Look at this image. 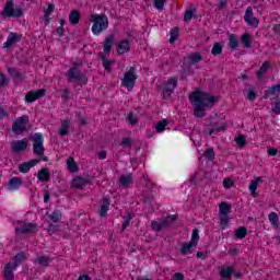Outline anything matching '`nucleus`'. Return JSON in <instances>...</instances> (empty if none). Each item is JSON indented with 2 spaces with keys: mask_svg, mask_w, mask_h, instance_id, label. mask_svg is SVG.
<instances>
[{
  "mask_svg": "<svg viewBox=\"0 0 280 280\" xmlns=\"http://www.w3.org/2000/svg\"><path fill=\"white\" fill-rule=\"evenodd\" d=\"M189 101L194 106V115L198 119H202L205 115V108H212L213 104H215L217 100L215 96L207 93V92H194L189 95Z\"/></svg>",
  "mask_w": 280,
  "mask_h": 280,
  "instance_id": "1",
  "label": "nucleus"
},
{
  "mask_svg": "<svg viewBox=\"0 0 280 280\" xmlns=\"http://www.w3.org/2000/svg\"><path fill=\"white\" fill-rule=\"evenodd\" d=\"M92 25V34L94 36H100L103 32L108 30V16L106 14H92L90 18Z\"/></svg>",
  "mask_w": 280,
  "mask_h": 280,
  "instance_id": "2",
  "label": "nucleus"
},
{
  "mask_svg": "<svg viewBox=\"0 0 280 280\" xmlns=\"http://www.w3.org/2000/svg\"><path fill=\"white\" fill-rule=\"evenodd\" d=\"M0 16L2 19H21L23 16V8L21 5L14 7V1L8 0L2 12H0Z\"/></svg>",
  "mask_w": 280,
  "mask_h": 280,
  "instance_id": "3",
  "label": "nucleus"
},
{
  "mask_svg": "<svg viewBox=\"0 0 280 280\" xmlns=\"http://www.w3.org/2000/svg\"><path fill=\"white\" fill-rule=\"evenodd\" d=\"M31 141L33 142V152L36 156H40L39 161H48L47 156H45V145H43V133H35L31 137Z\"/></svg>",
  "mask_w": 280,
  "mask_h": 280,
  "instance_id": "4",
  "label": "nucleus"
},
{
  "mask_svg": "<svg viewBox=\"0 0 280 280\" xmlns=\"http://www.w3.org/2000/svg\"><path fill=\"white\" fill-rule=\"evenodd\" d=\"M137 68L130 67L129 70L124 74L121 80V86H125L127 91H132L135 89V84L137 83Z\"/></svg>",
  "mask_w": 280,
  "mask_h": 280,
  "instance_id": "5",
  "label": "nucleus"
},
{
  "mask_svg": "<svg viewBox=\"0 0 280 280\" xmlns=\"http://www.w3.org/2000/svg\"><path fill=\"white\" fill-rule=\"evenodd\" d=\"M176 86H178V77H172L167 79V81L164 82L162 85H160L159 90L163 92V100H167V97H170V95L174 93Z\"/></svg>",
  "mask_w": 280,
  "mask_h": 280,
  "instance_id": "6",
  "label": "nucleus"
},
{
  "mask_svg": "<svg viewBox=\"0 0 280 280\" xmlns=\"http://www.w3.org/2000/svg\"><path fill=\"white\" fill-rule=\"evenodd\" d=\"M38 233V224L19 221L15 228L16 235H32Z\"/></svg>",
  "mask_w": 280,
  "mask_h": 280,
  "instance_id": "7",
  "label": "nucleus"
},
{
  "mask_svg": "<svg viewBox=\"0 0 280 280\" xmlns=\"http://www.w3.org/2000/svg\"><path fill=\"white\" fill-rule=\"evenodd\" d=\"M66 75L69 82H83V84L89 82L86 74L78 69V63H74V66L68 70Z\"/></svg>",
  "mask_w": 280,
  "mask_h": 280,
  "instance_id": "8",
  "label": "nucleus"
},
{
  "mask_svg": "<svg viewBox=\"0 0 280 280\" xmlns=\"http://www.w3.org/2000/svg\"><path fill=\"white\" fill-rule=\"evenodd\" d=\"M27 124H30V116L23 115L13 121L12 131L14 135H22L27 130Z\"/></svg>",
  "mask_w": 280,
  "mask_h": 280,
  "instance_id": "9",
  "label": "nucleus"
},
{
  "mask_svg": "<svg viewBox=\"0 0 280 280\" xmlns=\"http://www.w3.org/2000/svg\"><path fill=\"white\" fill-rule=\"evenodd\" d=\"M243 19L249 27H259V19L255 18L253 7L246 8Z\"/></svg>",
  "mask_w": 280,
  "mask_h": 280,
  "instance_id": "10",
  "label": "nucleus"
},
{
  "mask_svg": "<svg viewBox=\"0 0 280 280\" xmlns=\"http://www.w3.org/2000/svg\"><path fill=\"white\" fill-rule=\"evenodd\" d=\"M22 38H23V35H21V34H18L14 32L9 33V36L3 44V48L12 49V47H14V45H16V43H21Z\"/></svg>",
  "mask_w": 280,
  "mask_h": 280,
  "instance_id": "11",
  "label": "nucleus"
},
{
  "mask_svg": "<svg viewBox=\"0 0 280 280\" xmlns=\"http://www.w3.org/2000/svg\"><path fill=\"white\" fill-rule=\"evenodd\" d=\"M46 92H47V90H45V89H39L37 91H30L25 95L26 104H34V102H36V100H40V97H45Z\"/></svg>",
  "mask_w": 280,
  "mask_h": 280,
  "instance_id": "12",
  "label": "nucleus"
},
{
  "mask_svg": "<svg viewBox=\"0 0 280 280\" xmlns=\"http://www.w3.org/2000/svg\"><path fill=\"white\" fill-rule=\"evenodd\" d=\"M27 143H30V141L27 139L13 141L11 143V150L15 154H19V152H25V150H27Z\"/></svg>",
  "mask_w": 280,
  "mask_h": 280,
  "instance_id": "13",
  "label": "nucleus"
},
{
  "mask_svg": "<svg viewBox=\"0 0 280 280\" xmlns=\"http://www.w3.org/2000/svg\"><path fill=\"white\" fill-rule=\"evenodd\" d=\"M19 268V262H8L4 266V279L14 280V270Z\"/></svg>",
  "mask_w": 280,
  "mask_h": 280,
  "instance_id": "14",
  "label": "nucleus"
},
{
  "mask_svg": "<svg viewBox=\"0 0 280 280\" xmlns=\"http://www.w3.org/2000/svg\"><path fill=\"white\" fill-rule=\"evenodd\" d=\"M40 163V160H31L28 162H24L19 165V172L21 174H27L32 170V167H35V165H38Z\"/></svg>",
  "mask_w": 280,
  "mask_h": 280,
  "instance_id": "15",
  "label": "nucleus"
},
{
  "mask_svg": "<svg viewBox=\"0 0 280 280\" xmlns=\"http://www.w3.org/2000/svg\"><path fill=\"white\" fill-rule=\"evenodd\" d=\"M22 186L23 179H21V177H13L8 183L9 191H19V189H21Z\"/></svg>",
  "mask_w": 280,
  "mask_h": 280,
  "instance_id": "16",
  "label": "nucleus"
},
{
  "mask_svg": "<svg viewBox=\"0 0 280 280\" xmlns=\"http://www.w3.org/2000/svg\"><path fill=\"white\" fill-rule=\"evenodd\" d=\"M116 50L120 56H124V54H128V51H130V42L128 39L118 42Z\"/></svg>",
  "mask_w": 280,
  "mask_h": 280,
  "instance_id": "17",
  "label": "nucleus"
},
{
  "mask_svg": "<svg viewBox=\"0 0 280 280\" xmlns=\"http://www.w3.org/2000/svg\"><path fill=\"white\" fill-rule=\"evenodd\" d=\"M219 275L221 279H231L235 275V266L221 267Z\"/></svg>",
  "mask_w": 280,
  "mask_h": 280,
  "instance_id": "18",
  "label": "nucleus"
},
{
  "mask_svg": "<svg viewBox=\"0 0 280 280\" xmlns=\"http://www.w3.org/2000/svg\"><path fill=\"white\" fill-rule=\"evenodd\" d=\"M170 226V223L167 222V219H162L161 222L159 221H152L151 222V229L153 231H163V229H167Z\"/></svg>",
  "mask_w": 280,
  "mask_h": 280,
  "instance_id": "19",
  "label": "nucleus"
},
{
  "mask_svg": "<svg viewBox=\"0 0 280 280\" xmlns=\"http://www.w3.org/2000/svg\"><path fill=\"white\" fill-rule=\"evenodd\" d=\"M85 185H89V180L84 177L77 176L72 179V187L74 189H82Z\"/></svg>",
  "mask_w": 280,
  "mask_h": 280,
  "instance_id": "20",
  "label": "nucleus"
},
{
  "mask_svg": "<svg viewBox=\"0 0 280 280\" xmlns=\"http://www.w3.org/2000/svg\"><path fill=\"white\" fill-rule=\"evenodd\" d=\"M196 246H198V245H196L191 242L184 243L180 248V254L182 255H191V253H194V250L196 249Z\"/></svg>",
  "mask_w": 280,
  "mask_h": 280,
  "instance_id": "21",
  "label": "nucleus"
},
{
  "mask_svg": "<svg viewBox=\"0 0 280 280\" xmlns=\"http://www.w3.org/2000/svg\"><path fill=\"white\" fill-rule=\"evenodd\" d=\"M37 178L40 180V183H47L49 178H51V173L49 172V168H42L37 173Z\"/></svg>",
  "mask_w": 280,
  "mask_h": 280,
  "instance_id": "22",
  "label": "nucleus"
},
{
  "mask_svg": "<svg viewBox=\"0 0 280 280\" xmlns=\"http://www.w3.org/2000/svg\"><path fill=\"white\" fill-rule=\"evenodd\" d=\"M108 209H110V199L105 197V198H103V203L100 209L101 218H106V213H108Z\"/></svg>",
  "mask_w": 280,
  "mask_h": 280,
  "instance_id": "23",
  "label": "nucleus"
},
{
  "mask_svg": "<svg viewBox=\"0 0 280 280\" xmlns=\"http://www.w3.org/2000/svg\"><path fill=\"white\" fill-rule=\"evenodd\" d=\"M132 180H135L132 174L121 175L119 178L121 187H130V185H132Z\"/></svg>",
  "mask_w": 280,
  "mask_h": 280,
  "instance_id": "24",
  "label": "nucleus"
},
{
  "mask_svg": "<svg viewBox=\"0 0 280 280\" xmlns=\"http://www.w3.org/2000/svg\"><path fill=\"white\" fill-rule=\"evenodd\" d=\"M113 45H115V36L108 35L104 40V52L109 54L110 49H113Z\"/></svg>",
  "mask_w": 280,
  "mask_h": 280,
  "instance_id": "25",
  "label": "nucleus"
},
{
  "mask_svg": "<svg viewBox=\"0 0 280 280\" xmlns=\"http://www.w3.org/2000/svg\"><path fill=\"white\" fill-rule=\"evenodd\" d=\"M223 130H226V127L224 125H218V122H214L212 125L211 129H205V135H213L214 132H222Z\"/></svg>",
  "mask_w": 280,
  "mask_h": 280,
  "instance_id": "26",
  "label": "nucleus"
},
{
  "mask_svg": "<svg viewBox=\"0 0 280 280\" xmlns=\"http://www.w3.org/2000/svg\"><path fill=\"white\" fill-rule=\"evenodd\" d=\"M69 128H71V120H62L61 121V127L59 129V135L61 137H67V135H69Z\"/></svg>",
  "mask_w": 280,
  "mask_h": 280,
  "instance_id": "27",
  "label": "nucleus"
},
{
  "mask_svg": "<svg viewBox=\"0 0 280 280\" xmlns=\"http://www.w3.org/2000/svg\"><path fill=\"white\" fill-rule=\"evenodd\" d=\"M259 183H261V177H257L255 180H252L249 184V191L252 192L253 198H257V187H259Z\"/></svg>",
  "mask_w": 280,
  "mask_h": 280,
  "instance_id": "28",
  "label": "nucleus"
},
{
  "mask_svg": "<svg viewBox=\"0 0 280 280\" xmlns=\"http://www.w3.org/2000/svg\"><path fill=\"white\" fill-rule=\"evenodd\" d=\"M101 60L103 62V68L105 69V71L110 73L113 71V65H115V61L106 59L104 55H101Z\"/></svg>",
  "mask_w": 280,
  "mask_h": 280,
  "instance_id": "29",
  "label": "nucleus"
},
{
  "mask_svg": "<svg viewBox=\"0 0 280 280\" xmlns=\"http://www.w3.org/2000/svg\"><path fill=\"white\" fill-rule=\"evenodd\" d=\"M35 264H38V266L47 267L51 264V258H49V256H38L35 258Z\"/></svg>",
  "mask_w": 280,
  "mask_h": 280,
  "instance_id": "30",
  "label": "nucleus"
},
{
  "mask_svg": "<svg viewBox=\"0 0 280 280\" xmlns=\"http://www.w3.org/2000/svg\"><path fill=\"white\" fill-rule=\"evenodd\" d=\"M69 21L71 25H78L80 23V11L73 10L69 14Z\"/></svg>",
  "mask_w": 280,
  "mask_h": 280,
  "instance_id": "31",
  "label": "nucleus"
},
{
  "mask_svg": "<svg viewBox=\"0 0 280 280\" xmlns=\"http://www.w3.org/2000/svg\"><path fill=\"white\" fill-rule=\"evenodd\" d=\"M277 93H280V83L277 85H273L271 88H269L266 92H265V100H268V97H270V95H277Z\"/></svg>",
  "mask_w": 280,
  "mask_h": 280,
  "instance_id": "32",
  "label": "nucleus"
},
{
  "mask_svg": "<svg viewBox=\"0 0 280 280\" xmlns=\"http://www.w3.org/2000/svg\"><path fill=\"white\" fill-rule=\"evenodd\" d=\"M202 60V55L200 52H192L188 56V62L190 65H198Z\"/></svg>",
  "mask_w": 280,
  "mask_h": 280,
  "instance_id": "33",
  "label": "nucleus"
},
{
  "mask_svg": "<svg viewBox=\"0 0 280 280\" xmlns=\"http://www.w3.org/2000/svg\"><path fill=\"white\" fill-rule=\"evenodd\" d=\"M229 47H231L234 50H237V47H240V42L237 40V35L231 34L229 36Z\"/></svg>",
  "mask_w": 280,
  "mask_h": 280,
  "instance_id": "34",
  "label": "nucleus"
},
{
  "mask_svg": "<svg viewBox=\"0 0 280 280\" xmlns=\"http://www.w3.org/2000/svg\"><path fill=\"white\" fill-rule=\"evenodd\" d=\"M246 235H248V229L241 226L236 230L234 237H236V240H244Z\"/></svg>",
  "mask_w": 280,
  "mask_h": 280,
  "instance_id": "35",
  "label": "nucleus"
},
{
  "mask_svg": "<svg viewBox=\"0 0 280 280\" xmlns=\"http://www.w3.org/2000/svg\"><path fill=\"white\" fill-rule=\"evenodd\" d=\"M241 40L245 49H250V44L253 43V40L250 39V34L244 33Z\"/></svg>",
  "mask_w": 280,
  "mask_h": 280,
  "instance_id": "36",
  "label": "nucleus"
},
{
  "mask_svg": "<svg viewBox=\"0 0 280 280\" xmlns=\"http://www.w3.org/2000/svg\"><path fill=\"white\" fill-rule=\"evenodd\" d=\"M219 212L221 215H229V213H231V206H229L226 202H221L219 205Z\"/></svg>",
  "mask_w": 280,
  "mask_h": 280,
  "instance_id": "37",
  "label": "nucleus"
},
{
  "mask_svg": "<svg viewBox=\"0 0 280 280\" xmlns=\"http://www.w3.org/2000/svg\"><path fill=\"white\" fill-rule=\"evenodd\" d=\"M50 222H60L62 220V213L58 210H55L51 214L48 215Z\"/></svg>",
  "mask_w": 280,
  "mask_h": 280,
  "instance_id": "38",
  "label": "nucleus"
},
{
  "mask_svg": "<svg viewBox=\"0 0 280 280\" xmlns=\"http://www.w3.org/2000/svg\"><path fill=\"white\" fill-rule=\"evenodd\" d=\"M270 69V62L265 61L260 69L257 71V78H261Z\"/></svg>",
  "mask_w": 280,
  "mask_h": 280,
  "instance_id": "39",
  "label": "nucleus"
},
{
  "mask_svg": "<svg viewBox=\"0 0 280 280\" xmlns=\"http://www.w3.org/2000/svg\"><path fill=\"white\" fill-rule=\"evenodd\" d=\"M67 165H68L69 172H78V164L75 163L73 158H69L67 160Z\"/></svg>",
  "mask_w": 280,
  "mask_h": 280,
  "instance_id": "40",
  "label": "nucleus"
},
{
  "mask_svg": "<svg viewBox=\"0 0 280 280\" xmlns=\"http://www.w3.org/2000/svg\"><path fill=\"white\" fill-rule=\"evenodd\" d=\"M200 241V231L198 229L192 230L190 243L198 246V242Z\"/></svg>",
  "mask_w": 280,
  "mask_h": 280,
  "instance_id": "41",
  "label": "nucleus"
},
{
  "mask_svg": "<svg viewBox=\"0 0 280 280\" xmlns=\"http://www.w3.org/2000/svg\"><path fill=\"white\" fill-rule=\"evenodd\" d=\"M203 156L208 161H213L215 159V151H213V148H209L205 151Z\"/></svg>",
  "mask_w": 280,
  "mask_h": 280,
  "instance_id": "42",
  "label": "nucleus"
},
{
  "mask_svg": "<svg viewBox=\"0 0 280 280\" xmlns=\"http://www.w3.org/2000/svg\"><path fill=\"white\" fill-rule=\"evenodd\" d=\"M269 222L272 226H279V215L277 212L269 213Z\"/></svg>",
  "mask_w": 280,
  "mask_h": 280,
  "instance_id": "43",
  "label": "nucleus"
},
{
  "mask_svg": "<svg viewBox=\"0 0 280 280\" xmlns=\"http://www.w3.org/2000/svg\"><path fill=\"white\" fill-rule=\"evenodd\" d=\"M212 56H220L222 54V44L215 43L211 49Z\"/></svg>",
  "mask_w": 280,
  "mask_h": 280,
  "instance_id": "44",
  "label": "nucleus"
},
{
  "mask_svg": "<svg viewBox=\"0 0 280 280\" xmlns=\"http://www.w3.org/2000/svg\"><path fill=\"white\" fill-rule=\"evenodd\" d=\"M168 124L170 122L167 120H162V121L158 122V125L155 126L156 132H164L165 128H167Z\"/></svg>",
  "mask_w": 280,
  "mask_h": 280,
  "instance_id": "45",
  "label": "nucleus"
},
{
  "mask_svg": "<svg viewBox=\"0 0 280 280\" xmlns=\"http://www.w3.org/2000/svg\"><path fill=\"white\" fill-rule=\"evenodd\" d=\"M194 14H196V10H194V9L187 10L184 14V21L186 23H189V21H191V19H194Z\"/></svg>",
  "mask_w": 280,
  "mask_h": 280,
  "instance_id": "46",
  "label": "nucleus"
},
{
  "mask_svg": "<svg viewBox=\"0 0 280 280\" xmlns=\"http://www.w3.org/2000/svg\"><path fill=\"white\" fill-rule=\"evenodd\" d=\"M165 1H167V0H155L154 9L159 10V12H163V8H165Z\"/></svg>",
  "mask_w": 280,
  "mask_h": 280,
  "instance_id": "47",
  "label": "nucleus"
},
{
  "mask_svg": "<svg viewBox=\"0 0 280 280\" xmlns=\"http://www.w3.org/2000/svg\"><path fill=\"white\" fill-rule=\"evenodd\" d=\"M271 110L275 115H280V101H276L271 104Z\"/></svg>",
  "mask_w": 280,
  "mask_h": 280,
  "instance_id": "48",
  "label": "nucleus"
},
{
  "mask_svg": "<svg viewBox=\"0 0 280 280\" xmlns=\"http://www.w3.org/2000/svg\"><path fill=\"white\" fill-rule=\"evenodd\" d=\"M235 141L240 148H244V145H246V137H244V135L238 136Z\"/></svg>",
  "mask_w": 280,
  "mask_h": 280,
  "instance_id": "49",
  "label": "nucleus"
},
{
  "mask_svg": "<svg viewBox=\"0 0 280 280\" xmlns=\"http://www.w3.org/2000/svg\"><path fill=\"white\" fill-rule=\"evenodd\" d=\"M177 38H178V28H174L171 31L170 43H176Z\"/></svg>",
  "mask_w": 280,
  "mask_h": 280,
  "instance_id": "50",
  "label": "nucleus"
},
{
  "mask_svg": "<svg viewBox=\"0 0 280 280\" xmlns=\"http://www.w3.org/2000/svg\"><path fill=\"white\" fill-rule=\"evenodd\" d=\"M256 98H257V93L255 92V90L249 89L247 93V100H249V102H255Z\"/></svg>",
  "mask_w": 280,
  "mask_h": 280,
  "instance_id": "51",
  "label": "nucleus"
},
{
  "mask_svg": "<svg viewBox=\"0 0 280 280\" xmlns=\"http://www.w3.org/2000/svg\"><path fill=\"white\" fill-rule=\"evenodd\" d=\"M234 183L231 178L226 177L223 179V187L225 189H231V187H233Z\"/></svg>",
  "mask_w": 280,
  "mask_h": 280,
  "instance_id": "52",
  "label": "nucleus"
},
{
  "mask_svg": "<svg viewBox=\"0 0 280 280\" xmlns=\"http://www.w3.org/2000/svg\"><path fill=\"white\" fill-rule=\"evenodd\" d=\"M15 261H18V264H23V261H25V254L19 253L15 255Z\"/></svg>",
  "mask_w": 280,
  "mask_h": 280,
  "instance_id": "53",
  "label": "nucleus"
},
{
  "mask_svg": "<svg viewBox=\"0 0 280 280\" xmlns=\"http://www.w3.org/2000/svg\"><path fill=\"white\" fill-rule=\"evenodd\" d=\"M228 224H229V217L228 215H222L221 217V226H222V229H226Z\"/></svg>",
  "mask_w": 280,
  "mask_h": 280,
  "instance_id": "54",
  "label": "nucleus"
},
{
  "mask_svg": "<svg viewBox=\"0 0 280 280\" xmlns=\"http://www.w3.org/2000/svg\"><path fill=\"white\" fill-rule=\"evenodd\" d=\"M121 144L126 145L127 148H132V140L130 138H124Z\"/></svg>",
  "mask_w": 280,
  "mask_h": 280,
  "instance_id": "55",
  "label": "nucleus"
},
{
  "mask_svg": "<svg viewBox=\"0 0 280 280\" xmlns=\"http://www.w3.org/2000/svg\"><path fill=\"white\" fill-rule=\"evenodd\" d=\"M128 121L129 124H131V126H135V124H137V117L135 116V114L130 113L128 115Z\"/></svg>",
  "mask_w": 280,
  "mask_h": 280,
  "instance_id": "56",
  "label": "nucleus"
},
{
  "mask_svg": "<svg viewBox=\"0 0 280 280\" xmlns=\"http://www.w3.org/2000/svg\"><path fill=\"white\" fill-rule=\"evenodd\" d=\"M267 153H268L269 156H277V154H279V150L275 149V148H269L267 150Z\"/></svg>",
  "mask_w": 280,
  "mask_h": 280,
  "instance_id": "57",
  "label": "nucleus"
},
{
  "mask_svg": "<svg viewBox=\"0 0 280 280\" xmlns=\"http://www.w3.org/2000/svg\"><path fill=\"white\" fill-rule=\"evenodd\" d=\"M185 276L182 272H176L171 280H184Z\"/></svg>",
  "mask_w": 280,
  "mask_h": 280,
  "instance_id": "58",
  "label": "nucleus"
},
{
  "mask_svg": "<svg viewBox=\"0 0 280 280\" xmlns=\"http://www.w3.org/2000/svg\"><path fill=\"white\" fill-rule=\"evenodd\" d=\"M8 82V78L5 74L0 73V86H5V83Z\"/></svg>",
  "mask_w": 280,
  "mask_h": 280,
  "instance_id": "59",
  "label": "nucleus"
},
{
  "mask_svg": "<svg viewBox=\"0 0 280 280\" xmlns=\"http://www.w3.org/2000/svg\"><path fill=\"white\" fill-rule=\"evenodd\" d=\"M130 218L126 217L124 219V222H122V231H126V229H128L129 224H130Z\"/></svg>",
  "mask_w": 280,
  "mask_h": 280,
  "instance_id": "60",
  "label": "nucleus"
},
{
  "mask_svg": "<svg viewBox=\"0 0 280 280\" xmlns=\"http://www.w3.org/2000/svg\"><path fill=\"white\" fill-rule=\"evenodd\" d=\"M238 253H240V250H237V248H235V247H230V249L228 252V254L232 255V257L237 256Z\"/></svg>",
  "mask_w": 280,
  "mask_h": 280,
  "instance_id": "61",
  "label": "nucleus"
},
{
  "mask_svg": "<svg viewBox=\"0 0 280 280\" xmlns=\"http://www.w3.org/2000/svg\"><path fill=\"white\" fill-rule=\"evenodd\" d=\"M254 10H257V14H262L264 12V4H256L254 5Z\"/></svg>",
  "mask_w": 280,
  "mask_h": 280,
  "instance_id": "62",
  "label": "nucleus"
},
{
  "mask_svg": "<svg viewBox=\"0 0 280 280\" xmlns=\"http://www.w3.org/2000/svg\"><path fill=\"white\" fill-rule=\"evenodd\" d=\"M54 10H55L54 4H48L47 9L44 11V14L51 15V12H54Z\"/></svg>",
  "mask_w": 280,
  "mask_h": 280,
  "instance_id": "63",
  "label": "nucleus"
},
{
  "mask_svg": "<svg viewBox=\"0 0 280 280\" xmlns=\"http://www.w3.org/2000/svg\"><path fill=\"white\" fill-rule=\"evenodd\" d=\"M5 117H8V112L3 107H0V119H5Z\"/></svg>",
  "mask_w": 280,
  "mask_h": 280,
  "instance_id": "64",
  "label": "nucleus"
}]
</instances>
